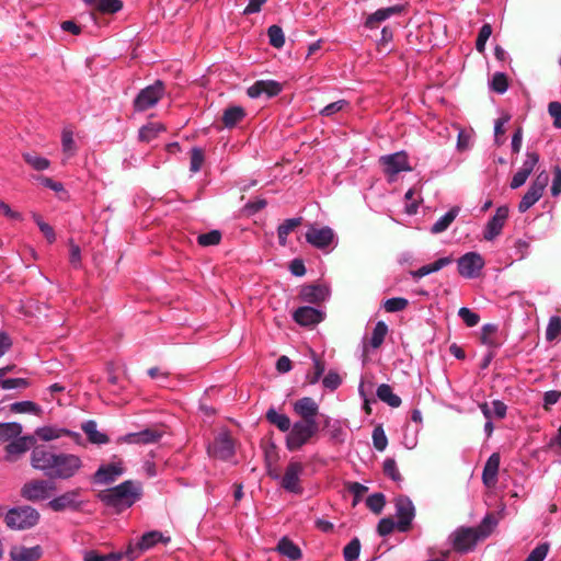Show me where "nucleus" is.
I'll return each mask as SVG.
<instances>
[{"mask_svg":"<svg viewBox=\"0 0 561 561\" xmlns=\"http://www.w3.org/2000/svg\"><path fill=\"white\" fill-rule=\"evenodd\" d=\"M31 466L50 480H69L83 468V461L76 454L56 453L37 446L31 454Z\"/></svg>","mask_w":561,"mask_h":561,"instance_id":"nucleus-1","label":"nucleus"},{"mask_svg":"<svg viewBox=\"0 0 561 561\" xmlns=\"http://www.w3.org/2000/svg\"><path fill=\"white\" fill-rule=\"evenodd\" d=\"M141 496L142 484L135 480H126L98 494L99 500L117 514L131 507Z\"/></svg>","mask_w":561,"mask_h":561,"instance_id":"nucleus-2","label":"nucleus"},{"mask_svg":"<svg viewBox=\"0 0 561 561\" xmlns=\"http://www.w3.org/2000/svg\"><path fill=\"white\" fill-rule=\"evenodd\" d=\"M319 424L297 421L291 424L286 436V448L297 451L302 448L318 433Z\"/></svg>","mask_w":561,"mask_h":561,"instance_id":"nucleus-3","label":"nucleus"},{"mask_svg":"<svg viewBox=\"0 0 561 561\" xmlns=\"http://www.w3.org/2000/svg\"><path fill=\"white\" fill-rule=\"evenodd\" d=\"M171 541V537H164L162 533L158 530H151L144 534L136 542H130L124 551L125 559L134 561L138 559L145 551H148L154 547L158 542L168 543Z\"/></svg>","mask_w":561,"mask_h":561,"instance_id":"nucleus-4","label":"nucleus"},{"mask_svg":"<svg viewBox=\"0 0 561 561\" xmlns=\"http://www.w3.org/2000/svg\"><path fill=\"white\" fill-rule=\"evenodd\" d=\"M39 513L31 506L11 508L5 517V524L12 529H27L38 523Z\"/></svg>","mask_w":561,"mask_h":561,"instance_id":"nucleus-5","label":"nucleus"},{"mask_svg":"<svg viewBox=\"0 0 561 561\" xmlns=\"http://www.w3.org/2000/svg\"><path fill=\"white\" fill-rule=\"evenodd\" d=\"M388 182H396L399 173L412 171L405 151L381 156L379 159Z\"/></svg>","mask_w":561,"mask_h":561,"instance_id":"nucleus-6","label":"nucleus"},{"mask_svg":"<svg viewBox=\"0 0 561 561\" xmlns=\"http://www.w3.org/2000/svg\"><path fill=\"white\" fill-rule=\"evenodd\" d=\"M56 491V485L50 480H32L25 483L21 490L24 499L37 502L50 497L51 493Z\"/></svg>","mask_w":561,"mask_h":561,"instance_id":"nucleus-7","label":"nucleus"},{"mask_svg":"<svg viewBox=\"0 0 561 561\" xmlns=\"http://www.w3.org/2000/svg\"><path fill=\"white\" fill-rule=\"evenodd\" d=\"M484 260L478 252H467L457 260V270L460 276L477 278L484 267Z\"/></svg>","mask_w":561,"mask_h":561,"instance_id":"nucleus-8","label":"nucleus"},{"mask_svg":"<svg viewBox=\"0 0 561 561\" xmlns=\"http://www.w3.org/2000/svg\"><path fill=\"white\" fill-rule=\"evenodd\" d=\"M164 93V85L161 81L142 89L134 101V107L138 112H144L154 106Z\"/></svg>","mask_w":561,"mask_h":561,"instance_id":"nucleus-9","label":"nucleus"},{"mask_svg":"<svg viewBox=\"0 0 561 561\" xmlns=\"http://www.w3.org/2000/svg\"><path fill=\"white\" fill-rule=\"evenodd\" d=\"M305 237L309 244L320 250H325L332 243H336L335 233L333 229L328 226L317 227L316 225H311L306 231Z\"/></svg>","mask_w":561,"mask_h":561,"instance_id":"nucleus-10","label":"nucleus"},{"mask_svg":"<svg viewBox=\"0 0 561 561\" xmlns=\"http://www.w3.org/2000/svg\"><path fill=\"white\" fill-rule=\"evenodd\" d=\"M305 471V466L299 461H290L280 480L282 488L293 494H301L300 477Z\"/></svg>","mask_w":561,"mask_h":561,"instance_id":"nucleus-11","label":"nucleus"},{"mask_svg":"<svg viewBox=\"0 0 561 561\" xmlns=\"http://www.w3.org/2000/svg\"><path fill=\"white\" fill-rule=\"evenodd\" d=\"M449 540L457 552L465 553L476 547L479 535L473 528L460 527L449 536Z\"/></svg>","mask_w":561,"mask_h":561,"instance_id":"nucleus-12","label":"nucleus"},{"mask_svg":"<svg viewBox=\"0 0 561 561\" xmlns=\"http://www.w3.org/2000/svg\"><path fill=\"white\" fill-rule=\"evenodd\" d=\"M80 493V489L66 491L65 493L51 499L48 502V506L54 512H62L66 510L77 511L82 506Z\"/></svg>","mask_w":561,"mask_h":561,"instance_id":"nucleus-13","label":"nucleus"},{"mask_svg":"<svg viewBox=\"0 0 561 561\" xmlns=\"http://www.w3.org/2000/svg\"><path fill=\"white\" fill-rule=\"evenodd\" d=\"M396 515L397 528L400 531H407L415 516V507L408 496H400L396 500Z\"/></svg>","mask_w":561,"mask_h":561,"instance_id":"nucleus-14","label":"nucleus"},{"mask_svg":"<svg viewBox=\"0 0 561 561\" xmlns=\"http://www.w3.org/2000/svg\"><path fill=\"white\" fill-rule=\"evenodd\" d=\"M208 454L220 460H229L234 454L233 442L227 433L219 434L207 448Z\"/></svg>","mask_w":561,"mask_h":561,"instance_id":"nucleus-15","label":"nucleus"},{"mask_svg":"<svg viewBox=\"0 0 561 561\" xmlns=\"http://www.w3.org/2000/svg\"><path fill=\"white\" fill-rule=\"evenodd\" d=\"M508 213L510 209L505 205L496 208L495 214L489 219L483 230V238L486 241L494 240L502 232Z\"/></svg>","mask_w":561,"mask_h":561,"instance_id":"nucleus-16","label":"nucleus"},{"mask_svg":"<svg viewBox=\"0 0 561 561\" xmlns=\"http://www.w3.org/2000/svg\"><path fill=\"white\" fill-rule=\"evenodd\" d=\"M325 312L311 306H302L297 308L293 313V319L301 327H314L322 322Z\"/></svg>","mask_w":561,"mask_h":561,"instance_id":"nucleus-17","label":"nucleus"},{"mask_svg":"<svg viewBox=\"0 0 561 561\" xmlns=\"http://www.w3.org/2000/svg\"><path fill=\"white\" fill-rule=\"evenodd\" d=\"M283 90L282 83L275 80H259L248 88V96L251 99H271L278 95Z\"/></svg>","mask_w":561,"mask_h":561,"instance_id":"nucleus-18","label":"nucleus"},{"mask_svg":"<svg viewBox=\"0 0 561 561\" xmlns=\"http://www.w3.org/2000/svg\"><path fill=\"white\" fill-rule=\"evenodd\" d=\"M330 295L331 290L328 285L310 284L301 287L299 297L305 302L317 305L327 301Z\"/></svg>","mask_w":561,"mask_h":561,"instance_id":"nucleus-19","label":"nucleus"},{"mask_svg":"<svg viewBox=\"0 0 561 561\" xmlns=\"http://www.w3.org/2000/svg\"><path fill=\"white\" fill-rule=\"evenodd\" d=\"M294 411L301 420L309 423H318L317 415L319 412L318 403L310 397H304L294 403Z\"/></svg>","mask_w":561,"mask_h":561,"instance_id":"nucleus-20","label":"nucleus"},{"mask_svg":"<svg viewBox=\"0 0 561 561\" xmlns=\"http://www.w3.org/2000/svg\"><path fill=\"white\" fill-rule=\"evenodd\" d=\"M124 474V468L121 462L102 465L95 471L93 480L99 484H110Z\"/></svg>","mask_w":561,"mask_h":561,"instance_id":"nucleus-21","label":"nucleus"},{"mask_svg":"<svg viewBox=\"0 0 561 561\" xmlns=\"http://www.w3.org/2000/svg\"><path fill=\"white\" fill-rule=\"evenodd\" d=\"M34 443L33 436H18L5 446L8 461H15L18 457L25 454Z\"/></svg>","mask_w":561,"mask_h":561,"instance_id":"nucleus-22","label":"nucleus"},{"mask_svg":"<svg viewBox=\"0 0 561 561\" xmlns=\"http://www.w3.org/2000/svg\"><path fill=\"white\" fill-rule=\"evenodd\" d=\"M500 455L497 453H493L486 460L483 472H482V482L485 486L491 488L494 486L497 481V473L500 468Z\"/></svg>","mask_w":561,"mask_h":561,"instance_id":"nucleus-23","label":"nucleus"},{"mask_svg":"<svg viewBox=\"0 0 561 561\" xmlns=\"http://www.w3.org/2000/svg\"><path fill=\"white\" fill-rule=\"evenodd\" d=\"M160 438V434L153 430H144L137 433H128L118 438L119 443L125 444H151Z\"/></svg>","mask_w":561,"mask_h":561,"instance_id":"nucleus-24","label":"nucleus"},{"mask_svg":"<svg viewBox=\"0 0 561 561\" xmlns=\"http://www.w3.org/2000/svg\"><path fill=\"white\" fill-rule=\"evenodd\" d=\"M404 10L402 4H396L387 8H381L369 14L365 21V26L373 28L376 23H380L391 18L392 15L400 14Z\"/></svg>","mask_w":561,"mask_h":561,"instance_id":"nucleus-25","label":"nucleus"},{"mask_svg":"<svg viewBox=\"0 0 561 561\" xmlns=\"http://www.w3.org/2000/svg\"><path fill=\"white\" fill-rule=\"evenodd\" d=\"M43 554L41 546L34 547H14L10 551L12 561H36Z\"/></svg>","mask_w":561,"mask_h":561,"instance_id":"nucleus-26","label":"nucleus"},{"mask_svg":"<svg viewBox=\"0 0 561 561\" xmlns=\"http://www.w3.org/2000/svg\"><path fill=\"white\" fill-rule=\"evenodd\" d=\"M81 430L88 437V440L94 445H105L110 442L108 436L98 430V424L93 420L85 421L81 424Z\"/></svg>","mask_w":561,"mask_h":561,"instance_id":"nucleus-27","label":"nucleus"},{"mask_svg":"<svg viewBox=\"0 0 561 561\" xmlns=\"http://www.w3.org/2000/svg\"><path fill=\"white\" fill-rule=\"evenodd\" d=\"M245 117V111L240 105H232L225 108L222 113V123L226 128H233Z\"/></svg>","mask_w":561,"mask_h":561,"instance_id":"nucleus-28","label":"nucleus"},{"mask_svg":"<svg viewBox=\"0 0 561 561\" xmlns=\"http://www.w3.org/2000/svg\"><path fill=\"white\" fill-rule=\"evenodd\" d=\"M459 211L460 207L453 206L446 214H444L433 224V226L431 227V232L433 234H438L446 231L451 225V222L457 218Z\"/></svg>","mask_w":561,"mask_h":561,"instance_id":"nucleus-29","label":"nucleus"},{"mask_svg":"<svg viewBox=\"0 0 561 561\" xmlns=\"http://www.w3.org/2000/svg\"><path fill=\"white\" fill-rule=\"evenodd\" d=\"M276 549L282 556L287 557L291 561H297L302 556L300 548L286 537L278 541Z\"/></svg>","mask_w":561,"mask_h":561,"instance_id":"nucleus-30","label":"nucleus"},{"mask_svg":"<svg viewBox=\"0 0 561 561\" xmlns=\"http://www.w3.org/2000/svg\"><path fill=\"white\" fill-rule=\"evenodd\" d=\"M376 394L378 399L387 403L391 408H398L401 405V398L392 391V388L387 383L378 386Z\"/></svg>","mask_w":561,"mask_h":561,"instance_id":"nucleus-31","label":"nucleus"},{"mask_svg":"<svg viewBox=\"0 0 561 561\" xmlns=\"http://www.w3.org/2000/svg\"><path fill=\"white\" fill-rule=\"evenodd\" d=\"M266 420L284 433H288L291 426L290 419L286 414L278 413L275 409H270L266 412Z\"/></svg>","mask_w":561,"mask_h":561,"instance_id":"nucleus-32","label":"nucleus"},{"mask_svg":"<svg viewBox=\"0 0 561 561\" xmlns=\"http://www.w3.org/2000/svg\"><path fill=\"white\" fill-rule=\"evenodd\" d=\"M65 434H69L67 428L56 426H43L35 431V435L44 442L61 438Z\"/></svg>","mask_w":561,"mask_h":561,"instance_id":"nucleus-33","label":"nucleus"},{"mask_svg":"<svg viewBox=\"0 0 561 561\" xmlns=\"http://www.w3.org/2000/svg\"><path fill=\"white\" fill-rule=\"evenodd\" d=\"M22 425L18 422L0 423V440L11 442L22 433Z\"/></svg>","mask_w":561,"mask_h":561,"instance_id":"nucleus-34","label":"nucleus"},{"mask_svg":"<svg viewBox=\"0 0 561 561\" xmlns=\"http://www.w3.org/2000/svg\"><path fill=\"white\" fill-rule=\"evenodd\" d=\"M123 559H125L124 551L101 554L95 550H89L83 556V561H122Z\"/></svg>","mask_w":561,"mask_h":561,"instance_id":"nucleus-35","label":"nucleus"},{"mask_svg":"<svg viewBox=\"0 0 561 561\" xmlns=\"http://www.w3.org/2000/svg\"><path fill=\"white\" fill-rule=\"evenodd\" d=\"M301 224V218H289L277 228V236L280 245H286L288 234Z\"/></svg>","mask_w":561,"mask_h":561,"instance_id":"nucleus-36","label":"nucleus"},{"mask_svg":"<svg viewBox=\"0 0 561 561\" xmlns=\"http://www.w3.org/2000/svg\"><path fill=\"white\" fill-rule=\"evenodd\" d=\"M164 130V126L161 123L158 122H151L147 125L142 126L139 129V139L141 141L150 142L153 140L159 133Z\"/></svg>","mask_w":561,"mask_h":561,"instance_id":"nucleus-37","label":"nucleus"},{"mask_svg":"<svg viewBox=\"0 0 561 561\" xmlns=\"http://www.w3.org/2000/svg\"><path fill=\"white\" fill-rule=\"evenodd\" d=\"M325 426L328 427L330 438L336 444H343L346 440V431L344 430L342 423L337 420L325 422Z\"/></svg>","mask_w":561,"mask_h":561,"instance_id":"nucleus-38","label":"nucleus"},{"mask_svg":"<svg viewBox=\"0 0 561 561\" xmlns=\"http://www.w3.org/2000/svg\"><path fill=\"white\" fill-rule=\"evenodd\" d=\"M497 327L492 323H486L482 327L481 341L489 347L496 348L500 346V341L496 337Z\"/></svg>","mask_w":561,"mask_h":561,"instance_id":"nucleus-39","label":"nucleus"},{"mask_svg":"<svg viewBox=\"0 0 561 561\" xmlns=\"http://www.w3.org/2000/svg\"><path fill=\"white\" fill-rule=\"evenodd\" d=\"M388 333V325L383 321H378L371 332L369 344L373 348H378L385 341Z\"/></svg>","mask_w":561,"mask_h":561,"instance_id":"nucleus-40","label":"nucleus"},{"mask_svg":"<svg viewBox=\"0 0 561 561\" xmlns=\"http://www.w3.org/2000/svg\"><path fill=\"white\" fill-rule=\"evenodd\" d=\"M10 411L13 413L39 415L42 413V408L33 401H19L10 405Z\"/></svg>","mask_w":561,"mask_h":561,"instance_id":"nucleus-41","label":"nucleus"},{"mask_svg":"<svg viewBox=\"0 0 561 561\" xmlns=\"http://www.w3.org/2000/svg\"><path fill=\"white\" fill-rule=\"evenodd\" d=\"M23 159L31 168H33L36 171L47 170L50 165L48 159L32 152L23 153Z\"/></svg>","mask_w":561,"mask_h":561,"instance_id":"nucleus-42","label":"nucleus"},{"mask_svg":"<svg viewBox=\"0 0 561 561\" xmlns=\"http://www.w3.org/2000/svg\"><path fill=\"white\" fill-rule=\"evenodd\" d=\"M542 195L538 193L537 191L533 190L531 187H528L525 195L522 197L519 204H518V211L519 213H526L530 207H533Z\"/></svg>","mask_w":561,"mask_h":561,"instance_id":"nucleus-43","label":"nucleus"},{"mask_svg":"<svg viewBox=\"0 0 561 561\" xmlns=\"http://www.w3.org/2000/svg\"><path fill=\"white\" fill-rule=\"evenodd\" d=\"M89 5L102 13H116L123 8V2L121 0H96Z\"/></svg>","mask_w":561,"mask_h":561,"instance_id":"nucleus-44","label":"nucleus"},{"mask_svg":"<svg viewBox=\"0 0 561 561\" xmlns=\"http://www.w3.org/2000/svg\"><path fill=\"white\" fill-rule=\"evenodd\" d=\"M267 36L271 46L275 48H282L285 44V35L280 26L278 25H271L267 28Z\"/></svg>","mask_w":561,"mask_h":561,"instance_id":"nucleus-45","label":"nucleus"},{"mask_svg":"<svg viewBox=\"0 0 561 561\" xmlns=\"http://www.w3.org/2000/svg\"><path fill=\"white\" fill-rule=\"evenodd\" d=\"M62 152L70 158L75 154L77 147L73 140V133L69 129H64L61 135Z\"/></svg>","mask_w":561,"mask_h":561,"instance_id":"nucleus-46","label":"nucleus"},{"mask_svg":"<svg viewBox=\"0 0 561 561\" xmlns=\"http://www.w3.org/2000/svg\"><path fill=\"white\" fill-rule=\"evenodd\" d=\"M360 552V541L358 538H353L343 549L345 561H356Z\"/></svg>","mask_w":561,"mask_h":561,"instance_id":"nucleus-47","label":"nucleus"},{"mask_svg":"<svg viewBox=\"0 0 561 561\" xmlns=\"http://www.w3.org/2000/svg\"><path fill=\"white\" fill-rule=\"evenodd\" d=\"M490 88L499 94L505 93L508 88L506 75L503 72H495L490 81Z\"/></svg>","mask_w":561,"mask_h":561,"instance_id":"nucleus-48","label":"nucleus"},{"mask_svg":"<svg viewBox=\"0 0 561 561\" xmlns=\"http://www.w3.org/2000/svg\"><path fill=\"white\" fill-rule=\"evenodd\" d=\"M561 334V318L558 316H553L549 319L547 329H546V339L547 341H553Z\"/></svg>","mask_w":561,"mask_h":561,"instance_id":"nucleus-49","label":"nucleus"},{"mask_svg":"<svg viewBox=\"0 0 561 561\" xmlns=\"http://www.w3.org/2000/svg\"><path fill=\"white\" fill-rule=\"evenodd\" d=\"M373 444L374 447L379 451H383L387 448L388 438L386 436L382 425L375 426L373 431Z\"/></svg>","mask_w":561,"mask_h":561,"instance_id":"nucleus-50","label":"nucleus"},{"mask_svg":"<svg viewBox=\"0 0 561 561\" xmlns=\"http://www.w3.org/2000/svg\"><path fill=\"white\" fill-rule=\"evenodd\" d=\"M409 305L408 299L403 297L389 298L383 302V308L387 312H399L404 310Z\"/></svg>","mask_w":561,"mask_h":561,"instance_id":"nucleus-51","label":"nucleus"},{"mask_svg":"<svg viewBox=\"0 0 561 561\" xmlns=\"http://www.w3.org/2000/svg\"><path fill=\"white\" fill-rule=\"evenodd\" d=\"M385 503L386 500L382 493H374L366 500L367 507L376 514H379L382 511Z\"/></svg>","mask_w":561,"mask_h":561,"instance_id":"nucleus-52","label":"nucleus"},{"mask_svg":"<svg viewBox=\"0 0 561 561\" xmlns=\"http://www.w3.org/2000/svg\"><path fill=\"white\" fill-rule=\"evenodd\" d=\"M492 35V27L490 24L485 23L481 26L477 41H476V48L479 53H483L485 49V44L490 36Z\"/></svg>","mask_w":561,"mask_h":561,"instance_id":"nucleus-53","label":"nucleus"},{"mask_svg":"<svg viewBox=\"0 0 561 561\" xmlns=\"http://www.w3.org/2000/svg\"><path fill=\"white\" fill-rule=\"evenodd\" d=\"M221 240V233L219 230H211L206 233H202L198 236L197 241L202 247H210L216 245Z\"/></svg>","mask_w":561,"mask_h":561,"instance_id":"nucleus-54","label":"nucleus"},{"mask_svg":"<svg viewBox=\"0 0 561 561\" xmlns=\"http://www.w3.org/2000/svg\"><path fill=\"white\" fill-rule=\"evenodd\" d=\"M348 105H350V103L346 100H339V101L332 102V103L328 104L327 106H324L320 111V115L325 116V117H331L335 113L343 111Z\"/></svg>","mask_w":561,"mask_h":561,"instance_id":"nucleus-55","label":"nucleus"},{"mask_svg":"<svg viewBox=\"0 0 561 561\" xmlns=\"http://www.w3.org/2000/svg\"><path fill=\"white\" fill-rule=\"evenodd\" d=\"M30 381L26 378H8L3 379L0 383V387L3 390L10 389H25L30 386Z\"/></svg>","mask_w":561,"mask_h":561,"instance_id":"nucleus-56","label":"nucleus"},{"mask_svg":"<svg viewBox=\"0 0 561 561\" xmlns=\"http://www.w3.org/2000/svg\"><path fill=\"white\" fill-rule=\"evenodd\" d=\"M458 316L468 327H474L480 321V316L467 307H461Z\"/></svg>","mask_w":561,"mask_h":561,"instance_id":"nucleus-57","label":"nucleus"},{"mask_svg":"<svg viewBox=\"0 0 561 561\" xmlns=\"http://www.w3.org/2000/svg\"><path fill=\"white\" fill-rule=\"evenodd\" d=\"M549 543H539L526 558L525 561H543L549 552Z\"/></svg>","mask_w":561,"mask_h":561,"instance_id":"nucleus-58","label":"nucleus"},{"mask_svg":"<svg viewBox=\"0 0 561 561\" xmlns=\"http://www.w3.org/2000/svg\"><path fill=\"white\" fill-rule=\"evenodd\" d=\"M538 162H539V154L536 151H527L526 158H525L523 165L519 170L527 173L528 175H530L531 172L534 171L535 167L538 164Z\"/></svg>","mask_w":561,"mask_h":561,"instance_id":"nucleus-59","label":"nucleus"},{"mask_svg":"<svg viewBox=\"0 0 561 561\" xmlns=\"http://www.w3.org/2000/svg\"><path fill=\"white\" fill-rule=\"evenodd\" d=\"M383 472L393 481H400L401 474L398 470L397 462L393 458H387L383 461Z\"/></svg>","mask_w":561,"mask_h":561,"instance_id":"nucleus-60","label":"nucleus"},{"mask_svg":"<svg viewBox=\"0 0 561 561\" xmlns=\"http://www.w3.org/2000/svg\"><path fill=\"white\" fill-rule=\"evenodd\" d=\"M549 183V174L547 171H541L537 174L536 179L531 182L530 186L533 190L537 191L541 195L545 192V188L547 187Z\"/></svg>","mask_w":561,"mask_h":561,"instance_id":"nucleus-61","label":"nucleus"},{"mask_svg":"<svg viewBox=\"0 0 561 561\" xmlns=\"http://www.w3.org/2000/svg\"><path fill=\"white\" fill-rule=\"evenodd\" d=\"M396 527L397 523L392 518L387 517L379 520L377 531L380 536L385 537L390 535Z\"/></svg>","mask_w":561,"mask_h":561,"instance_id":"nucleus-62","label":"nucleus"},{"mask_svg":"<svg viewBox=\"0 0 561 561\" xmlns=\"http://www.w3.org/2000/svg\"><path fill=\"white\" fill-rule=\"evenodd\" d=\"M548 113L553 118L556 128H561V103L558 101L550 102L548 105Z\"/></svg>","mask_w":561,"mask_h":561,"instance_id":"nucleus-63","label":"nucleus"},{"mask_svg":"<svg viewBox=\"0 0 561 561\" xmlns=\"http://www.w3.org/2000/svg\"><path fill=\"white\" fill-rule=\"evenodd\" d=\"M561 194V168L554 167L553 169V180L551 184V195L553 197H558Z\"/></svg>","mask_w":561,"mask_h":561,"instance_id":"nucleus-64","label":"nucleus"}]
</instances>
